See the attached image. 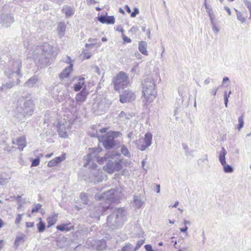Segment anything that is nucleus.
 <instances>
[{
  "instance_id": "nucleus-1",
  "label": "nucleus",
  "mask_w": 251,
  "mask_h": 251,
  "mask_svg": "<svg viewBox=\"0 0 251 251\" xmlns=\"http://www.w3.org/2000/svg\"><path fill=\"white\" fill-rule=\"evenodd\" d=\"M57 54V51L52 46L44 43L42 45L36 47L32 52V57L38 67L44 68L50 65L52 58Z\"/></svg>"
},
{
  "instance_id": "nucleus-2",
  "label": "nucleus",
  "mask_w": 251,
  "mask_h": 251,
  "mask_svg": "<svg viewBox=\"0 0 251 251\" xmlns=\"http://www.w3.org/2000/svg\"><path fill=\"white\" fill-rule=\"evenodd\" d=\"M35 109L34 103L30 97H20L17 101V105L15 109V116L19 119L31 116Z\"/></svg>"
},
{
  "instance_id": "nucleus-3",
  "label": "nucleus",
  "mask_w": 251,
  "mask_h": 251,
  "mask_svg": "<svg viewBox=\"0 0 251 251\" xmlns=\"http://www.w3.org/2000/svg\"><path fill=\"white\" fill-rule=\"evenodd\" d=\"M142 102L145 105H149L156 98V84L152 77H148L144 80L142 83Z\"/></svg>"
},
{
  "instance_id": "nucleus-4",
  "label": "nucleus",
  "mask_w": 251,
  "mask_h": 251,
  "mask_svg": "<svg viewBox=\"0 0 251 251\" xmlns=\"http://www.w3.org/2000/svg\"><path fill=\"white\" fill-rule=\"evenodd\" d=\"M107 162L104 168L109 174H112L115 171H119L122 168L121 154L117 151L109 152L106 154Z\"/></svg>"
},
{
  "instance_id": "nucleus-5",
  "label": "nucleus",
  "mask_w": 251,
  "mask_h": 251,
  "mask_svg": "<svg viewBox=\"0 0 251 251\" xmlns=\"http://www.w3.org/2000/svg\"><path fill=\"white\" fill-rule=\"evenodd\" d=\"M126 210L122 208L114 210L113 213L107 217V225L112 229L118 228L126 221Z\"/></svg>"
},
{
  "instance_id": "nucleus-6",
  "label": "nucleus",
  "mask_w": 251,
  "mask_h": 251,
  "mask_svg": "<svg viewBox=\"0 0 251 251\" xmlns=\"http://www.w3.org/2000/svg\"><path fill=\"white\" fill-rule=\"evenodd\" d=\"M22 66L21 59H13L9 61L8 67L5 68L4 74L9 78L14 79V77L16 80H19V77H21L22 75L20 73Z\"/></svg>"
},
{
  "instance_id": "nucleus-7",
  "label": "nucleus",
  "mask_w": 251,
  "mask_h": 251,
  "mask_svg": "<svg viewBox=\"0 0 251 251\" xmlns=\"http://www.w3.org/2000/svg\"><path fill=\"white\" fill-rule=\"evenodd\" d=\"M121 134L119 131H109L101 137V142L104 147L109 150L113 148L116 143L114 139Z\"/></svg>"
},
{
  "instance_id": "nucleus-8",
  "label": "nucleus",
  "mask_w": 251,
  "mask_h": 251,
  "mask_svg": "<svg viewBox=\"0 0 251 251\" xmlns=\"http://www.w3.org/2000/svg\"><path fill=\"white\" fill-rule=\"evenodd\" d=\"M14 21V18L10 10H9V6L5 5L0 11V24L3 26L7 27L10 26Z\"/></svg>"
},
{
  "instance_id": "nucleus-9",
  "label": "nucleus",
  "mask_w": 251,
  "mask_h": 251,
  "mask_svg": "<svg viewBox=\"0 0 251 251\" xmlns=\"http://www.w3.org/2000/svg\"><path fill=\"white\" fill-rule=\"evenodd\" d=\"M115 90H119L126 87L128 83V77L127 75L123 72H120L113 79Z\"/></svg>"
},
{
  "instance_id": "nucleus-10",
  "label": "nucleus",
  "mask_w": 251,
  "mask_h": 251,
  "mask_svg": "<svg viewBox=\"0 0 251 251\" xmlns=\"http://www.w3.org/2000/svg\"><path fill=\"white\" fill-rule=\"evenodd\" d=\"M227 153L226 150L224 147L219 153V161L223 166L224 171L226 173H232L233 172V168L229 165L226 164V155Z\"/></svg>"
},
{
  "instance_id": "nucleus-11",
  "label": "nucleus",
  "mask_w": 251,
  "mask_h": 251,
  "mask_svg": "<svg viewBox=\"0 0 251 251\" xmlns=\"http://www.w3.org/2000/svg\"><path fill=\"white\" fill-rule=\"evenodd\" d=\"M71 123L66 121H60L57 125V132L60 137L66 138L68 136L67 131L70 128Z\"/></svg>"
},
{
  "instance_id": "nucleus-12",
  "label": "nucleus",
  "mask_w": 251,
  "mask_h": 251,
  "mask_svg": "<svg viewBox=\"0 0 251 251\" xmlns=\"http://www.w3.org/2000/svg\"><path fill=\"white\" fill-rule=\"evenodd\" d=\"M152 135L150 132H147L143 139L139 140V143L138 147L141 151H145L149 147L151 144Z\"/></svg>"
},
{
  "instance_id": "nucleus-13",
  "label": "nucleus",
  "mask_w": 251,
  "mask_h": 251,
  "mask_svg": "<svg viewBox=\"0 0 251 251\" xmlns=\"http://www.w3.org/2000/svg\"><path fill=\"white\" fill-rule=\"evenodd\" d=\"M135 93L129 89L125 90L120 96V101L124 103L133 101L135 100Z\"/></svg>"
},
{
  "instance_id": "nucleus-14",
  "label": "nucleus",
  "mask_w": 251,
  "mask_h": 251,
  "mask_svg": "<svg viewBox=\"0 0 251 251\" xmlns=\"http://www.w3.org/2000/svg\"><path fill=\"white\" fill-rule=\"evenodd\" d=\"M89 150L90 152L84 157V160L85 161V162L84 163L83 166L93 169L94 167V161L93 160L94 157V148H89Z\"/></svg>"
},
{
  "instance_id": "nucleus-15",
  "label": "nucleus",
  "mask_w": 251,
  "mask_h": 251,
  "mask_svg": "<svg viewBox=\"0 0 251 251\" xmlns=\"http://www.w3.org/2000/svg\"><path fill=\"white\" fill-rule=\"evenodd\" d=\"M67 60L66 63L69 64V66L68 67L65 68L62 71V72L59 75V77L60 79H64L69 76L71 72L73 70V64L71 62V57L69 56H67Z\"/></svg>"
},
{
  "instance_id": "nucleus-16",
  "label": "nucleus",
  "mask_w": 251,
  "mask_h": 251,
  "mask_svg": "<svg viewBox=\"0 0 251 251\" xmlns=\"http://www.w3.org/2000/svg\"><path fill=\"white\" fill-rule=\"evenodd\" d=\"M12 144H16L18 146L17 149L20 151H23L24 148L26 146V139L25 136H22L19 137L16 140V142L14 139H13Z\"/></svg>"
},
{
  "instance_id": "nucleus-17",
  "label": "nucleus",
  "mask_w": 251,
  "mask_h": 251,
  "mask_svg": "<svg viewBox=\"0 0 251 251\" xmlns=\"http://www.w3.org/2000/svg\"><path fill=\"white\" fill-rule=\"evenodd\" d=\"M39 82V79L37 75H34L24 84V86L28 88H32Z\"/></svg>"
},
{
  "instance_id": "nucleus-18",
  "label": "nucleus",
  "mask_w": 251,
  "mask_h": 251,
  "mask_svg": "<svg viewBox=\"0 0 251 251\" xmlns=\"http://www.w3.org/2000/svg\"><path fill=\"white\" fill-rule=\"evenodd\" d=\"M98 20L102 24H106L108 25H113L115 23V18L114 16H105L104 15L99 16Z\"/></svg>"
},
{
  "instance_id": "nucleus-19",
  "label": "nucleus",
  "mask_w": 251,
  "mask_h": 251,
  "mask_svg": "<svg viewBox=\"0 0 251 251\" xmlns=\"http://www.w3.org/2000/svg\"><path fill=\"white\" fill-rule=\"evenodd\" d=\"M21 77H19V80H16L15 77H14V79L11 78V80L7 81L5 84H3V88L2 89H4V91H6L8 89H10L15 85H18L20 83V79Z\"/></svg>"
},
{
  "instance_id": "nucleus-20",
  "label": "nucleus",
  "mask_w": 251,
  "mask_h": 251,
  "mask_svg": "<svg viewBox=\"0 0 251 251\" xmlns=\"http://www.w3.org/2000/svg\"><path fill=\"white\" fill-rule=\"evenodd\" d=\"M62 12L65 14L66 17H70L74 14L75 9L73 7L66 5L63 7Z\"/></svg>"
},
{
  "instance_id": "nucleus-21",
  "label": "nucleus",
  "mask_w": 251,
  "mask_h": 251,
  "mask_svg": "<svg viewBox=\"0 0 251 251\" xmlns=\"http://www.w3.org/2000/svg\"><path fill=\"white\" fill-rule=\"evenodd\" d=\"M94 46V44L93 42L86 44V49L83 51L82 54H81V56L83 58V59H89L90 58L92 54L90 53L86 52V50L93 48Z\"/></svg>"
},
{
  "instance_id": "nucleus-22",
  "label": "nucleus",
  "mask_w": 251,
  "mask_h": 251,
  "mask_svg": "<svg viewBox=\"0 0 251 251\" xmlns=\"http://www.w3.org/2000/svg\"><path fill=\"white\" fill-rule=\"evenodd\" d=\"M64 159L65 157L64 156L56 157L48 162V166L49 167L56 166Z\"/></svg>"
},
{
  "instance_id": "nucleus-23",
  "label": "nucleus",
  "mask_w": 251,
  "mask_h": 251,
  "mask_svg": "<svg viewBox=\"0 0 251 251\" xmlns=\"http://www.w3.org/2000/svg\"><path fill=\"white\" fill-rule=\"evenodd\" d=\"M144 204L140 196H133V205L136 208L139 209Z\"/></svg>"
},
{
  "instance_id": "nucleus-24",
  "label": "nucleus",
  "mask_w": 251,
  "mask_h": 251,
  "mask_svg": "<svg viewBox=\"0 0 251 251\" xmlns=\"http://www.w3.org/2000/svg\"><path fill=\"white\" fill-rule=\"evenodd\" d=\"M147 43L145 41H140L139 43L138 50L140 52L145 55H148V52L147 50Z\"/></svg>"
},
{
  "instance_id": "nucleus-25",
  "label": "nucleus",
  "mask_w": 251,
  "mask_h": 251,
  "mask_svg": "<svg viewBox=\"0 0 251 251\" xmlns=\"http://www.w3.org/2000/svg\"><path fill=\"white\" fill-rule=\"evenodd\" d=\"M71 225V223L69 224H62L59 225H58L56 226V228L57 230L61 231H69L72 229H74V226H69V225Z\"/></svg>"
},
{
  "instance_id": "nucleus-26",
  "label": "nucleus",
  "mask_w": 251,
  "mask_h": 251,
  "mask_svg": "<svg viewBox=\"0 0 251 251\" xmlns=\"http://www.w3.org/2000/svg\"><path fill=\"white\" fill-rule=\"evenodd\" d=\"M87 95V92L85 91V89L83 88L80 92L76 95L75 99L78 101H84L86 99Z\"/></svg>"
},
{
  "instance_id": "nucleus-27",
  "label": "nucleus",
  "mask_w": 251,
  "mask_h": 251,
  "mask_svg": "<svg viewBox=\"0 0 251 251\" xmlns=\"http://www.w3.org/2000/svg\"><path fill=\"white\" fill-rule=\"evenodd\" d=\"M95 246L97 250L102 251L106 247V242L103 240L98 241L95 243Z\"/></svg>"
},
{
  "instance_id": "nucleus-28",
  "label": "nucleus",
  "mask_w": 251,
  "mask_h": 251,
  "mask_svg": "<svg viewBox=\"0 0 251 251\" xmlns=\"http://www.w3.org/2000/svg\"><path fill=\"white\" fill-rule=\"evenodd\" d=\"M25 235L17 236L14 244V246L15 249H17L21 243L25 242Z\"/></svg>"
},
{
  "instance_id": "nucleus-29",
  "label": "nucleus",
  "mask_w": 251,
  "mask_h": 251,
  "mask_svg": "<svg viewBox=\"0 0 251 251\" xmlns=\"http://www.w3.org/2000/svg\"><path fill=\"white\" fill-rule=\"evenodd\" d=\"M79 81L74 85V89L75 92L79 91L82 88L84 84V78H80Z\"/></svg>"
},
{
  "instance_id": "nucleus-30",
  "label": "nucleus",
  "mask_w": 251,
  "mask_h": 251,
  "mask_svg": "<svg viewBox=\"0 0 251 251\" xmlns=\"http://www.w3.org/2000/svg\"><path fill=\"white\" fill-rule=\"evenodd\" d=\"M57 216L56 215H54L51 216H49L47 219V221L48 224V227H50L56 223L57 221Z\"/></svg>"
},
{
  "instance_id": "nucleus-31",
  "label": "nucleus",
  "mask_w": 251,
  "mask_h": 251,
  "mask_svg": "<svg viewBox=\"0 0 251 251\" xmlns=\"http://www.w3.org/2000/svg\"><path fill=\"white\" fill-rule=\"evenodd\" d=\"M66 30V25L64 23H59L57 26L58 33L61 37L64 35V32Z\"/></svg>"
},
{
  "instance_id": "nucleus-32",
  "label": "nucleus",
  "mask_w": 251,
  "mask_h": 251,
  "mask_svg": "<svg viewBox=\"0 0 251 251\" xmlns=\"http://www.w3.org/2000/svg\"><path fill=\"white\" fill-rule=\"evenodd\" d=\"M116 191L115 190H110L109 191H107L106 193V197H108L109 198H107V199L110 201H115V195Z\"/></svg>"
},
{
  "instance_id": "nucleus-33",
  "label": "nucleus",
  "mask_w": 251,
  "mask_h": 251,
  "mask_svg": "<svg viewBox=\"0 0 251 251\" xmlns=\"http://www.w3.org/2000/svg\"><path fill=\"white\" fill-rule=\"evenodd\" d=\"M6 141L5 140L2 141V143L1 144L2 145H5L4 147L3 150L4 151H7L8 152H12L16 149L15 147L14 146H10L9 145L6 144Z\"/></svg>"
},
{
  "instance_id": "nucleus-34",
  "label": "nucleus",
  "mask_w": 251,
  "mask_h": 251,
  "mask_svg": "<svg viewBox=\"0 0 251 251\" xmlns=\"http://www.w3.org/2000/svg\"><path fill=\"white\" fill-rule=\"evenodd\" d=\"M40 222L37 224V227L39 232H43L45 230V224L42 221L41 219H40Z\"/></svg>"
},
{
  "instance_id": "nucleus-35",
  "label": "nucleus",
  "mask_w": 251,
  "mask_h": 251,
  "mask_svg": "<svg viewBox=\"0 0 251 251\" xmlns=\"http://www.w3.org/2000/svg\"><path fill=\"white\" fill-rule=\"evenodd\" d=\"M235 11L236 12L237 18L238 20L241 22V23H243L245 22V18L243 16V14L236 9L234 8Z\"/></svg>"
},
{
  "instance_id": "nucleus-36",
  "label": "nucleus",
  "mask_w": 251,
  "mask_h": 251,
  "mask_svg": "<svg viewBox=\"0 0 251 251\" xmlns=\"http://www.w3.org/2000/svg\"><path fill=\"white\" fill-rule=\"evenodd\" d=\"M121 251H135V249L131 244H127L122 248Z\"/></svg>"
},
{
  "instance_id": "nucleus-37",
  "label": "nucleus",
  "mask_w": 251,
  "mask_h": 251,
  "mask_svg": "<svg viewBox=\"0 0 251 251\" xmlns=\"http://www.w3.org/2000/svg\"><path fill=\"white\" fill-rule=\"evenodd\" d=\"M122 153L125 156L129 157L130 156V153L125 146H122L121 150Z\"/></svg>"
},
{
  "instance_id": "nucleus-38",
  "label": "nucleus",
  "mask_w": 251,
  "mask_h": 251,
  "mask_svg": "<svg viewBox=\"0 0 251 251\" xmlns=\"http://www.w3.org/2000/svg\"><path fill=\"white\" fill-rule=\"evenodd\" d=\"M231 94V92L230 91L229 92L228 95H227L226 91L224 92V101L226 107H227L228 98L229 97V96Z\"/></svg>"
},
{
  "instance_id": "nucleus-39",
  "label": "nucleus",
  "mask_w": 251,
  "mask_h": 251,
  "mask_svg": "<svg viewBox=\"0 0 251 251\" xmlns=\"http://www.w3.org/2000/svg\"><path fill=\"white\" fill-rule=\"evenodd\" d=\"M40 158L36 157L35 159H32L31 166L36 167L39 165Z\"/></svg>"
},
{
  "instance_id": "nucleus-40",
  "label": "nucleus",
  "mask_w": 251,
  "mask_h": 251,
  "mask_svg": "<svg viewBox=\"0 0 251 251\" xmlns=\"http://www.w3.org/2000/svg\"><path fill=\"white\" fill-rule=\"evenodd\" d=\"M80 198L81 200V201L82 202L85 204H87L88 203V200L86 194L85 193H81L80 195Z\"/></svg>"
},
{
  "instance_id": "nucleus-41",
  "label": "nucleus",
  "mask_w": 251,
  "mask_h": 251,
  "mask_svg": "<svg viewBox=\"0 0 251 251\" xmlns=\"http://www.w3.org/2000/svg\"><path fill=\"white\" fill-rule=\"evenodd\" d=\"M42 205L38 203L36 204L34 207L32 209L31 212L32 213H36L38 212L39 210L41 208Z\"/></svg>"
},
{
  "instance_id": "nucleus-42",
  "label": "nucleus",
  "mask_w": 251,
  "mask_h": 251,
  "mask_svg": "<svg viewBox=\"0 0 251 251\" xmlns=\"http://www.w3.org/2000/svg\"><path fill=\"white\" fill-rule=\"evenodd\" d=\"M244 3L249 10L250 14V18L251 19V2L248 0H245Z\"/></svg>"
},
{
  "instance_id": "nucleus-43",
  "label": "nucleus",
  "mask_w": 251,
  "mask_h": 251,
  "mask_svg": "<svg viewBox=\"0 0 251 251\" xmlns=\"http://www.w3.org/2000/svg\"><path fill=\"white\" fill-rule=\"evenodd\" d=\"M8 181V179L0 175V185H3Z\"/></svg>"
},
{
  "instance_id": "nucleus-44",
  "label": "nucleus",
  "mask_w": 251,
  "mask_h": 251,
  "mask_svg": "<svg viewBox=\"0 0 251 251\" xmlns=\"http://www.w3.org/2000/svg\"><path fill=\"white\" fill-rule=\"evenodd\" d=\"M139 13V9H138V8L137 7H135L134 9V11L133 12H132L130 15V16L132 18H134L136 17V16Z\"/></svg>"
},
{
  "instance_id": "nucleus-45",
  "label": "nucleus",
  "mask_w": 251,
  "mask_h": 251,
  "mask_svg": "<svg viewBox=\"0 0 251 251\" xmlns=\"http://www.w3.org/2000/svg\"><path fill=\"white\" fill-rule=\"evenodd\" d=\"M144 242V241L143 240H139L137 242V246L135 248L134 247V249H135V251H136V250L139 248L143 244Z\"/></svg>"
},
{
  "instance_id": "nucleus-46",
  "label": "nucleus",
  "mask_w": 251,
  "mask_h": 251,
  "mask_svg": "<svg viewBox=\"0 0 251 251\" xmlns=\"http://www.w3.org/2000/svg\"><path fill=\"white\" fill-rule=\"evenodd\" d=\"M238 125H241L244 126V122L243 120V115H241L238 117Z\"/></svg>"
},
{
  "instance_id": "nucleus-47",
  "label": "nucleus",
  "mask_w": 251,
  "mask_h": 251,
  "mask_svg": "<svg viewBox=\"0 0 251 251\" xmlns=\"http://www.w3.org/2000/svg\"><path fill=\"white\" fill-rule=\"evenodd\" d=\"M97 160H98V162H99L100 164H102L104 161H107V158H106V154L105 155V156L104 158H100L99 157H97Z\"/></svg>"
},
{
  "instance_id": "nucleus-48",
  "label": "nucleus",
  "mask_w": 251,
  "mask_h": 251,
  "mask_svg": "<svg viewBox=\"0 0 251 251\" xmlns=\"http://www.w3.org/2000/svg\"><path fill=\"white\" fill-rule=\"evenodd\" d=\"M22 220V215L21 214H18L16 219H15V224H18L20 223Z\"/></svg>"
},
{
  "instance_id": "nucleus-49",
  "label": "nucleus",
  "mask_w": 251,
  "mask_h": 251,
  "mask_svg": "<svg viewBox=\"0 0 251 251\" xmlns=\"http://www.w3.org/2000/svg\"><path fill=\"white\" fill-rule=\"evenodd\" d=\"M122 38H123V39L124 42L130 43L131 42V39L130 38L127 37L124 34H123Z\"/></svg>"
},
{
  "instance_id": "nucleus-50",
  "label": "nucleus",
  "mask_w": 251,
  "mask_h": 251,
  "mask_svg": "<svg viewBox=\"0 0 251 251\" xmlns=\"http://www.w3.org/2000/svg\"><path fill=\"white\" fill-rule=\"evenodd\" d=\"M212 30L213 31V32L215 33V34H217L219 31V29H218V28L216 26V25L215 24H213L212 25Z\"/></svg>"
},
{
  "instance_id": "nucleus-51",
  "label": "nucleus",
  "mask_w": 251,
  "mask_h": 251,
  "mask_svg": "<svg viewBox=\"0 0 251 251\" xmlns=\"http://www.w3.org/2000/svg\"><path fill=\"white\" fill-rule=\"evenodd\" d=\"M145 248L146 251H153L152 247L150 245H146L145 246Z\"/></svg>"
},
{
  "instance_id": "nucleus-52",
  "label": "nucleus",
  "mask_w": 251,
  "mask_h": 251,
  "mask_svg": "<svg viewBox=\"0 0 251 251\" xmlns=\"http://www.w3.org/2000/svg\"><path fill=\"white\" fill-rule=\"evenodd\" d=\"M218 90V88L216 87L212 89L210 92L211 94L213 96H215Z\"/></svg>"
},
{
  "instance_id": "nucleus-53",
  "label": "nucleus",
  "mask_w": 251,
  "mask_h": 251,
  "mask_svg": "<svg viewBox=\"0 0 251 251\" xmlns=\"http://www.w3.org/2000/svg\"><path fill=\"white\" fill-rule=\"evenodd\" d=\"M34 222H26V226L27 227H32L34 226Z\"/></svg>"
},
{
  "instance_id": "nucleus-54",
  "label": "nucleus",
  "mask_w": 251,
  "mask_h": 251,
  "mask_svg": "<svg viewBox=\"0 0 251 251\" xmlns=\"http://www.w3.org/2000/svg\"><path fill=\"white\" fill-rule=\"evenodd\" d=\"M188 227L187 226H185L183 228H180V231L181 232H184V233H187V231L188 230Z\"/></svg>"
},
{
  "instance_id": "nucleus-55",
  "label": "nucleus",
  "mask_w": 251,
  "mask_h": 251,
  "mask_svg": "<svg viewBox=\"0 0 251 251\" xmlns=\"http://www.w3.org/2000/svg\"><path fill=\"white\" fill-rule=\"evenodd\" d=\"M86 3L88 5L94 4V0H86Z\"/></svg>"
},
{
  "instance_id": "nucleus-56",
  "label": "nucleus",
  "mask_w": 251,
  "mask_h": 251,
  "mask_svg": "<svg viewBox=\"0 0 251 251\" xmlns=\"http://www.w3.org/2000/svg\"><path fill=\"white\" fill-rule=\"evenodd\" d=\"M135 55L137 58L140 59L142 58V55L138 52L135 53Z\"/></svg>"
},
{
  "instance_id": "nucleus-57",
  "label": "nucleus",
  "mask_w": 251,
  "mask_h": 251,
  "mask_svg": "<svg viewBox=\"0 0 251 251\" xmlns=\"http://www.w3.org/2000/svg\"><path fill=\"white\" fill-rule=\"evenodd\" d=\"M210 82V78H208L204 81V84L205 85L208 84Z\"/></svg>"
},
{
  "instance_id": "nucleus-58",
  "label": "nucleus",
  "mask_w": 251,
  "mask_h": 251,
  "mask_svg": "<svg viewBox=\"0 0 251 251\" xmlns=\"http://www.w3.org/2000/svg\"><path fill=\"white\" fill-rule=\"evenodd\" d=\"M125 8H126L127 12H128L129 13H131V9L127 5H126L125 6Z\"/></svg>"
},
{
  "instance_id": "nucleus-59",
  "label": "nucleus",
  "mask_w": 251,
  "mask_h": 251,
  "mask_svg": "<svg viewBox=\"0 0 251 251\" xmlns=\"http://www.w3.org/2000/svg\"><path fill=\"white\" fill-rule=\"evenodd\" d=\"M225 9L226 11V12L228 13L229 15H231V11L229 7H225Z\"/></svg>"
},
{
  "instance_id": "nucleus-60",
  "label": "nucleus",
  "mask_w": 251,
  "mask_h": 251,
  "mask_svg": "<svg viewBox=\"0 0 251 251\" xmlns=\"http://www.w3.org/2000/svg\"><path fill=\"white\" fill-rule=\"evenodd\" d=\"M184 224L185 226H186L187 225H190L191 223H190V221H189L188 220H184Z\"/></svg>"
},
{
  "instance_id": "nucleus-61",
  "label": "nucleus",
  "mask_w": 251,
  "mask_h": 251,
  "mask_svg": "<svg viewBox=\"0 0 251 251\" xmlns=\"http://www.w3.org/2000/svg\"><path fill=\"white\" fill-rule=\"evenodd\" d=\"M229 80V78L228 77H225L223 80V83H225L226 81H228Z\"/></svg>"
},
{
  "instance_id": "nucleus-62",
  "label": "nucleus",
  "mask_w": 251,
  "mask_h": 251,
  "mask_svg": "<svg viewBox=\"0 0 251 251\" xmlns=\"http://www.w3.org/2000/svg\"><path fill=\"white\" fill-rule=\"evenodd\" d=\"M3 246V240H0V250L2 248Z\"/></svg>"
},
{
  "instance_id": "nucleus-63",
  "label": "nucleus",
  "mask_w": 251,
  "mask_h": 251,
  "mask_svg": "<svg viewBox=\"0 0 251 251\" xmlns=\"http://www.w3.org/2000/svg\"><path fill=\"white\" fill-rule=\"evenodd\" d=\"M132 135H133L132 132H129V133L127 134V137H128V138L129 139H130V140H131Z\"/></svg>"
},
{
  "instance_id": "nucleus-64",
  "label": "nucleus",
  "mask_w": 251,
  "mask_h": 251,
  "mask_svg": "<svg viewBox=\"0 0 251 251\" xmlns=\"http://www.w3.org/2000/svg\"><path fill=\"white\" fill-rule=\"evenodd\" d=\"M179 202L178 201H176L175 202L174 205L172 206V207H176V206L178 205Z\"/></svg>"
}]
</instances>
